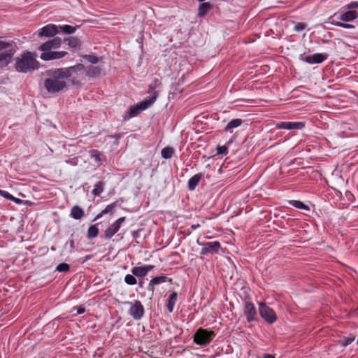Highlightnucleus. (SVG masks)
I'll use <instances>...</instances> for the list:
<instances>
[{
    "mask_svg": "<svg viewBox=\"0 0 358 358\" xmlns=\"http://www.w3.org/2000/svg\"><path fill=\"white\" fill-rule=\"evenodd\" d=\"M47 78L44 80V87L48 93L57 94L64 91L67 87L68 74L67 70L56 69L45 71Z\"/></svg>",
    "mask_w": 358,
    "mask_h": 358,
    "instance_id": "nucleus-1",
    "label": "nucleus"
},
{
    "mask_svg": "<svg viewBox=\"0 0 358 358\" xmlns=\"http://www.w3.org/2000/svg\"><path fill=\"white\" fill-rule=\"evenodd\" d=\"M62 39L59 37H55L44 43L41 44L38 49L43 52L40 58L43 61H50L53 59H59L65 57L68 52L66 51H52L59 48L62 45Z\"/></svg>",
    "mask_w": 358,
    "mask_h": 358,
    "instance_id": "nucleus-2",
    "label": "nucleus"
},
{
    "mask_svg": "<svg viewBox=\"0 0 358 358\" xmlns=\"http://www.w3.org/2000/svg\"><path fill=\"white\" fill-rule=\"evenodd\" d=\"M36 52L25 51L15 58V68L17 72L28 73L39 69L40 63L36 59Z\"/></svg>",
    "mask_w": 358,
    "mask_h": 358,
    "instance_id": "nucleus-3",
    "label": "nucleus"
},
{
    "mask_svg": "<svg viewBox=\"0 0 358 358\" xmlns=\"http://www.w3.org/2000/svg\"><path fill=\"white\" fill-rule=\"evenodd\" d=\"M17 50L14 41H6L0 39V66H7Z\"/></svg>",
    "mask_w": 358,
    "mask_h": 358,
    "instance_id": "nucleus-4",
    "label": "nucleus"
},
{
    "mask_svg": "<svg viewBox=\"0 0 358 358\" xmlns=\"http://www.w3.org/2000/svg\"><path fill=\"white\" fill-rule=\"evenodd\" d=\"M215 334L213 331H208L207 329L199 328L194 335V342L201 346L209 344L214 337Z\"/></svg>",
    "mask_w": 358,
    "mask_h": 358,
    "instance_id": "nucleus-5",
    "label": "nucleus"
},
{
    "mask_svg": "<svg viewBox=\"0 0 358 358\" xmlns=\"http://www.w3.org/2000/svg\"><path fill=\"white\" fill-rule=\"evenodd\" d=\"M196 242L199 245L201 246V250L200 251V254L201 255L217 254L221 249V244L217 241L213 242H201L198 239Z\"/></svg>",
    "mask_w": 358,
    "mask_h": 358,
    "instance_id": "nucleus-6",
    "label": "nucleus"
},
{
    "mask_svg": "<svg viewBox=\"0 0 358 358\" xmlns=\"http://www.w3.org/2000/svg\"><path fill=\"white\" fill-rule=\"evenodd\" d=\"M259 313L260 316L268 324H273L278 319L274 310L265 303H259Z\"/></svg>",
    "mask_w": 358,
    "mask_h": 358,
    "instance_id": "nucleus-7",
    "label": "nucleus"
},
{
    "mask_svg": "<svg viewBox=\"0 0 358 358\" xmlns=\"http://www.w3.org/2000/svg\"><path fill=\"white\" fill-rule=\"evenodd\" d=\"M125 303L130 305L128 313L134 320H139L143 317L145 308L140 301H127Z\"/></svg>",
    "mask_w": 358,
    "mask_h": 358,
    "instance_id": "nucleus-8",
    "label": "nucleus"
},
{
    "mask_svg": "<svg viewBox=\"0 0 358 358\" xmlns=\"http://www.w3.org/2000/svg\"><path fill=\"white\" fill-rule=\"evenodd\" d=\"M243 313L248 322H252L258 320L257 311L254 303L250 301H245Z\"/></svg>",
    "mask_w": 358,
    "mask_h": 358,
    "instance_id": "nucleus-9",
    "label": "nucleus"
},
{
    "mask_svg": "<svg viewBox=\"0 0 358 358\" xmlns=\"http://www.w3.org/2000/svg\"><path fill=\"white\" fill-rule=\"evenodd\" d=\"M328 57V55L326 53H315L313 55L306 56L305 54H301L299 56L301 60L310 64H320L325 61Z\"/></svg>",
    "mask_w": 358,
    "mask_h": 358,
    "instance_id": "nucleus-10",
    "label": "nucleus"
},
{
    "mask_svg": "<svg viewBox=\"0 0 358 358\" xmlns=\"http://www.w3.org/2000/svg\"><path fill=\"white\" fill-rule=\"evenodd\" d=\"M125 217H122L115 220L108 226L104 231V238L106 240L110 239L120 229L122 224L124 222Z\"/></svg>",
    "mask_w": 358,
    "mask_h": 358,
    "instance_id": "nucleus-11",
    "label": "nucleus"
},
{
    "mask_svg": "<svg viewBox=\"0 0 358 358\" xmlns=\"http://www.w3.org/2000/svg\"><path fill=\"white\" fill-rule=\"evenodd\" d=\"M61 69H66L68 71V79L71 78V81L73 84H76V79L80 78V72H83L85 70V66L82 64H77L76 65L70 66L69 68H60Z\"/></svg>",
    "mask_w": 358,
    "mask_h": 358,
    "instance_id": "nucleus-12",
    "label": "nucleus"
},
{
    "mask_svg": "<svg viewBox=\"0 0 358 358\" xmlns=\"http://www.w3.org/2000/svg\"><path fill=\"white\" fill-rule=\"evenodd\" d=\"M275 127L279 129L299 130L305 127L303 122H280L275 124Z\"/></svg>",
    "mask_w": 358,
    "mask_h": 358,
    "instance_id": "nucleus-13",
    "label": "nucleus"
},
{
    "mask_svg": "<svg viewBox=\"0 0 358 358\" xmlns=\"http://www.w3.org/2000/svg\"><path fill=\"white\" fill-rule=\"evenodd\" d=\"M59 32L58 26L49 24L38 30V36L39 37H52Z\"/></svg>",
    "mask_w": 358,
    "mask_h": 358,
    "instance_id": "nucleus-14",
    "label": "nucleus"
},
{
    "mask_svg": "<svg viewBox=\"0 0 358 358\" xmlns=\"http://www.w3.org/2000/svg\"><path fill=\"white\" fill-rule=\"evenodd\" d=\"M155 268L153 265H145L143 266H135L131 268V273L137 278H143L147 275L149 271Z\"/></svg>",
    "mask_w": 358,
    "mask_h": 358,
    "instance_id": "nucleus-15",
    "label": "nucleus"
},
{
    "mask_svg": "<svg viewBox=\"0 0 358 358\" xmlns=\"http://www.w3.org/2000/svg\"><path fill=\"white\" fill-rule=\"evenodd\" d=\"M166 282H172V279L168 278L165 275H160V276L155 277V278H153L150 281V282L148 284V289L150 290V291H152L153 292L154 289H155V285H159L161 283Z\"/></svg>",
    "mask_w": 358,
    "mask_h": 358,
    "instance_id": "nucleus-16",
    "label": "nucleus"
},
{
    "mask_svg": "<svg viewBox=\"0 0 358 358\" xmlns=\"http://www.w3.org/2000/svg\"><path fill=\"white\" fill-rule=\"evenodd\" d=\"M356 18H357V12L356 10H348L345 12H342L338 17V20L346 22H352Z\"/></svg>",
    "mask_w": 358,
    "mask_h": 358,
    "instance_id": "nucleus-17",
    "label": "nucleus"
},
{
    "mask_svg": "<svg viewBox=\"0 0 358 358\" xmlns=\"http://www.w3.org/2000/svg\"><path fill=\"white\" fill-rule=\"evenodd\" d=\"M103 73V67L89 66L86 69V75L90 78H97Z\"/></svg>",
    "mask_w": 358,
    "mask_h": 358,
    "instance_id": "nucleus-18",
    "label": "nucleus"
},
{
    "mask_svg": "<svg viewBox=\"0 0 358 358\" xmlns=\"http://www.w3.org/2000/svg\"><path fill=\"white\" fill-rule=\"evenodd\" d=\"M157 96H158L157 92L153 91L152 93L151 97L148 100L143 101L137 104L138 106V108H140V110L142 111V110L147 109L148 107H150L152 103H155V101L157 99Z\"/></svg>",
    "mask_w": 358,
    "mask_h": 358,
    "instance_id": "nucleus-19",
    "label": "nucleus"
},
{
    "mask_svg": "<svg viewBox=\"0 0 358 358\" xmlns=\"http://www.w3.org/2000/svg\"><path fill=\"white\" fill-rule=\"evenodd\" d=\"M178 300V293L176 292H172L167 300L166 304V310L169 313H172L175 306V304Z\"/></svg>",
    "mask_w": 358,
    "mask_h": 358,
    "instance_id": "nucleus-20",
    "label": "nucleus"
},
{
    "mask_svg": "<svg viewBox=\"0 0 358 358\" xmlns=\"http://www.w3.org/2000/svg\"><path fill=\"white\" fill-rule=\"evenodd\" d=\"M203 175L201 173H196L189 178L188 181V188L189 190H194L198 185L200 180L203 178Z\"/></svg>",
    "mask_w": 358,
    "mask_h": 358,
    "instance_id": "nucleus-21",
    "label": "nucleus"
},
{
    "mask_svg": "<svg viewBox=\"0 0 358 358\" xmlns=\"http://www.w3.org/2000/svg\"><path fill=\"white\" fill-rule=\"evenodd\" d=\"M290 203L292 204L295 208L303 210V213L304 215H308V213L309 212H310L311 210L313 211L314 208H315L314 205L308 206V205L306 204L305 203Z\"/></svg>",
    "mask_w": 358,
    "mask_h": 358,
    "instance_id": "nucleus-22",
    "label": "nucleus"
},
{
    "mask_svg": "<svg viewBox=\"0 0 358 358\" xmlns=\"http://www.w3.org/2000/svg\"><path fill=\"white\" fill-rule=\"evenodd\" d=\"M85 215L84 210L78 206H74L71 210V216L75 220L81 219Z\"/></svg>",
    "mask_w": 358,
    "mask_h": 358,
    "instance_id": "nucleus-23",
    "label": "nucleus"
},
{
    "mask_svg": "<svg viewBox=\"0 0 358 358\" xmlns=\"http://www.w3.org/2000/svg\"><path fill=\"white\" fill-rule=\"evenodd\" d=\"M212 8V5L209 2H205L200 4L198 10V15L203 17Z\"/></svg>",
    "mask_w": 358,
    "mask_h": 358,
    "instance_id": "nucleus-24",
    "label": "nucleus"
},
{
    "mask_svg": "<svg viewBox=\"0 0 358 358\" xmlns=\"http://www.w3.org/2000/svg\"><path fill=\"white\" fill-rule=\"evenodd\" d=\"M242 123H243L242 119H239V118L233 119L227 124V126L225 127L224 130L225 131H229L231 132V130L232 129H234V128H236V127L241 126Z\"/></svg>",
    "mask_w": 358,
    "mask_h": 358,
    "instance_id": "nucleus-25",
    "label": "nucleus"
},
{
    "mask_svg": "<svg viewBox=\"0 0 358 358\" xmlns=\"http://www.w3.org/2000/svg\"><path fill=\"white\" fill-rule=\"evenodd\" d=\"M355 340V336L353 334H349L346 337H343L340 341L339 343L343 347H346L351 344Z\"/></svg>",
    "mask_w": 358,
    "mask_h": 358,
    "instance_id": "nucleus-26",
    "label": "nucleus"
},
{
    "mask_svg": "<svg viewBox=\"0 0 358 358\" xmlns=\"http://www.w3.org/2000/svg\"><path fill=\"white\" fill-rule=\"evenodd\" d=\"M174 154V149L171 147H166L162 150L161 155L164 159H171Z\"/></svg>",
    "mask_w": 358,
    "mask_h": 358,
    "instance_id": "nucleus-27",
    "label": "nucleus"
},
{
    "mask_svg": "<svg viewBox=\"0 0 358 358\" xmlns=\"http://www.w3.org/2000/svg\"><path fill=\"white\" fill-rule=\"evenodd\" d=\"M59 32H64L67 34H73L76 30V27L65 24L62 26H58Z\"/></svg>",
    "mask_w": 358,
    "mask_h": 358,
    "instance_id": "nucleus-28",
    "label": "nucleus"
},
{
    "mask_svg": "<svg viewBox=\"0 0 358 358\" xmlns=\"http://www.w3.org/2000/svg\"><path fill=\"white\" fill-rule=\"evenodd\" d=\"M104 185L103 181H99L96 183L92 190V194L94 196H99L103 191Z\"/></svg>",
    "mask_w": 358,
    "mask_h": 358,
    "instance_id": "nucleus-29",
    "label": "nucleus"
},
{
    "mask_svg": "<svg viewBox=\"0 0 358 358\" xmlns=\"http://www.w3.org/2000/svg\"><path fill=\"white\" fill-rule=\"evenodd\" d=\"M99 234V229L96 224L91 225L87 230V238L91 239L96 238Z\"/></svg>",
    "mask_w": 358,
    "mask_h": 358,
    "instance_id": "nucleus-30",
    "label": "nucleus"
},
{
    "mask_svg": "<svg viewBox=\"0 0 358 358\" xmlns=\"http://www.w3.org/2000/svg\"><path fill=\"white\" fill-rule=\"evenodd\" d=\"M64 41H67L69 46L73 48H76L80 45L79 39L76 37H69Z\"/></svg>",
    "mask_w": 358,
    "mask_h": 358,
    "instance_id": "nucleus-31",
    "label": "nucleus"
},
{
    "mask_svg": "<svg viewBox=\"0 0 358 358\" xmlns=\"http://www.w3.org/2000/svg\"><path fill=\"white\" fill-rule=\"evenodd\" d=\"M115 208V203H112L108 205L104 210H103L100 213H99L94 218V220H96L101 218L103 214L112 213Z\"/></svg>",
    "mask_w": 358,
    "mask_h": 358,
    "instance_id": "nucleus-32",
    "label": "nucleus"
},
{
    "mask_svg": "<svg viewBox=\"0 0 358 358\" xmlns=\"http://www.w3.org/2000/svg\"><path fill=\"white\" fill-rule=\"evenodd\" d=\"M82 57L87 60L88 62L95 64L99 62V57L93 55H84Z\"/></svg>",
    "mask_w": 358,
    "mask_h": 358,
    "instance_id": "nucleus-33",
    "label": "nucleus"
},
{
    "mask_svg": "<svg viewBox=\"0 0 358 358\" xmlns=\"http://www.w3.org/2000/svg\"><path fill=\"white\" fill-rule=\"evenodd\" d=\"M0 195L6 199L11 200L12 201H23L20 199L13 196L8 192L0 189Z\"/></svg>",
    "mask_w": 358,
    "mask_h": 358,
    "instance_id": "nucleus-34",
    "label": "nucleus"
},
{
    "mask_svg": "<svg viewBox=\"0 0 358 358\" xmlns=\"http://www.w3.org/2000/svg\"><path fill=\"white\" fill-rule=\"evenodd\" d=\"M331 24L338 27L343 29H355V26L350 24L343 23L338 21H331Z\"/></svg>",
    "mask_w": 358,
    "mask_h": 358,
    "instance_id": "nucleus-35",
    "label": "nucleus"
},
{
    "mask_svg": "<svg viewBox=\"0 0 358 358\" xmlns=\"http://www.w3.org/2000/svg\"><path fill=\"white\" fill-rule=\"evenodd\" d=\"M124 282L129 285H134L137 283L135 275L133 274H127L124 277Z\"/></svg>",
    "mask_w": 358,
    "mask_h": 358,
    "instance_id": "nucleus-36",
    "label": "nucleus"
},
{
    "mask_svg": "<svg viewBox=\"0 0 358 358\" xmlns=\"http://www.w3.org/2000/svg\"><path fill=\"white\" fill-rule=\"evenodd\" d=\"M140 112H141V110L138 108V105L133 106H131L129 110V115L130 117H133L138 115L140 113Z\"/></svg>",
    "mask_w": 358,
    "mask_h": 358,
    "instance_id": "nucleus-37",
    "label": "nucleus"
},
{
    "mask_svg": "<svg viewBox=\"0 0 358 358\" xmlns=\"http://www.w3.org/2000/svg\"><path fill=\"white\" fill-rule=\"evenodd\" d=\"M70 270V266L66 263H61L56 267V271L59 272H68Z\"/></svg>",
    "mask_w": 358,
    "mask_h": 358,
    "instance_id": "nucleus-38",
    "label": "nucleus"
},
{
    "mask_svg": "<svg viewBox=\"0 0 358 358\" xmlns=\"http://www.w3.org/2000/svg\"><path fill=\"white\" fill-rule=\"evenodd\" d=\"M90 155L92 158H94L96 162L101 161L100 152L97 150H92L90 151Z\"/></svg>",
    "mask_w": 358,
    "mask_h": 358,
    "instance_id": "nucleus-39",
    "label": "nucleus"
},
{
    "mask_svg": "<svg viewBox=\"0 0 358 358\" xmlns=\"http://www.w3.org/2000/svg\"><path fill=\"white\" fill-rule=\"evenodd\" d=\"M162 85L160 80L155 78L153 81L149 85V88L151 90H155L156 88L159 87Z\"/></svg>",
    "mask_w": 358,
    "mask_h": 358,
    "instance_id": "nucleus-40",
    "label": "nucleus"
},
{
    "mask_svg": "<svg viewBox=\"0 0 358 358\" xmlns=\"http://www.w3.org/2000/svg\"><path fill=\"white\" fill-rule=\"evenodd\" d=\"M343 8H345L350 10H355L354 9L358 8V1H351L348 4L345 5Z\"/></svg>",
    "mask_w": 358,
    "mask_h": 358,
    "instance_id": "nucleus-41",
    "label": "nucleus"
},
{
    "mask_svg": "<svg viewBox=\"0 0 358 358\" xmlns=\"http://www.w3.org/2000/svg\"><path fill=\"white\" fill-rule=\"evenodd\" d=\"M307 25L306 23L303 22H298L295 25L294 30L296 32H299L306 28Z\"/></svg>",
    "mask_w": 358,
    "mask_h": 358,
    "instance_id": "nucleus-42",
    "label": "nucleus"
},
{
    "mask_svg": "<svg viewBox=\"0 0 358 358\" xmlns=\"http://www.w3.org/2000/svg\"><path fill=\"white\" fill-rule=\"evenodd\" d=\"M217 153L218 155L227 154V147L225 145H218L217 147Z\"/></svg>",
    "mask_w": 358,
    "mask_h": 358,
    "instance_id": "nucleus-43",
    "label": "nucleus"
},
{
    "mask_svg": "<svg viewBox=\"0 0 358 358\" xmlns=\"http://www.w3.org/2000/svg\"><path fill=\"white\" fill-rule=\"evenodd\" d=\"M73 310H76V313L74 314V315H80V314H83L85 312V308L83 306H74L73 308Z\"/></svg>",
    "mask_w": 358,
    "mask_h": 358,
    "instance_id": "nucleus-44",
    "label": "nucleus"
},
{
    "mask_svg": "<svg viewBox=\"0 0 358 358\" xmlns=\"http://www.w3.org/2000/svg\"><path fill=\"white\" fill-rule=\"evenodd\" d=\"M345 196L346 199L350 201H352L353 200H355V196L350 192H346Z\"/></svg>",
    "mask_w": 358,
    "mask_h": 358,
    "instance_id": "nucleus-45",
    "label": "nucleus"
},
{
    "mask_svg": "<svg viewBox=\"0 0 358 358\" xmlns=\"http://www.w3.org/2000/svg\"><path fill=\"white\" fill-rule=\"evenodd\" d=\"M264 358H274V357L271 355L266 354L264 355Z\"/></svg>",
    "mask_w": 358,
    "mask_h": 358,
    "instance_id": "nucleus-46",
    "label": "nucleus"
},
{
    "mask_svg": "<svg viewBox=\"0 0 358 358\" xmlns=\"http://www.w3.org/2000/svg\"><path fill=\"white\" fill-rule=\"evenodd\" d=\"M69 243H70V245H71V248H73V247H74V241H73V240H71V241H69Z\"/></svg>",
    "mask_w": 358,
    "mask_h": 358,
    "instance_id": "nucleus-47",
    "label": "nucleus"
},
{
    "mask_svg": "<svg viewBox=\"0 0 358 358\" xmlns=\"http://www.w3.org/2000/svg\"><path fill=\"white\" fill-rule=\"evenodd\" d=\"M199 227V224H198V225H196V226L192 225V228H193L194 229H196V228H197V227Z\"/></svg>",
    "mask_w": 358,
    "mask_h": 358,
    "instance_id": "nucleus-48",
    "label": "nucleus"
},
{
    "mask_svg": "<svg viewBox=\"0 0 358 358\" xmlns=\"http://www.w3.org/2000/svg\"><path fill=\"white\" fill-rule=\"evenodd\" d=\"M113 137H114V138H117V139H118V138L120 137V134H118V135H117V136H114Z\"/></svg>",
    "mask_w": 358,
    "mask_h": 358,
    "instance_id": "nucleus-49",
    "label": "nucleus"
},
{
    "mask_svg": "<svg viewBox=\"0 0 358 358\" xmlns=\"http://www.w3.org/2000/svg\"><path fill=\"white\" fill-rule=\"evenodd\" d=\"M289 201H293V202H295V201H297L296 200H289Z\"/></svg>",
    "mask_w": 358,
    "mask_h": 358,
    "instance_id": "nucleus-50",
    "label": "nucleus"
},
{
    "mask_svg": "<svg viewBox=\"0 0 358 358\" xmlns=\"http://www.w3.org/2000/svg\"><path fill=\"white\" fill-rule=\"evenodd\" d=\"M139 285H140V287H142V286H143V285H142V283H141V282H139Z\"/></svg>",
    "mask_w": 358,
    "mask_h": 358,
    "instance_id": "nucleus-51",
    "label": "nucleus"
},
{
    "mask_svg": "<svg viewBox=\"0 0 358 358\" xmlns=\"http://www.w3.org/2000/svg\"><path fill=\"white\" fill-rule=\"evenodd\" d=\"M198 1H200V2H203V1H204L205 0H198Z\"/></svg>",
    "mask_w": 358,
    "mask_h": 358,
    "instance_id": "nucleus-52",
    "label": "nucleus"
},
{
    "mask_svg": "<svg viewBox=\"0 0 358 358\" xmlns=\"http://www.w3.org/2000/svg\"><path fill=\"white\" fill-rule=\"evenodd\" d=\"M28 204H29L30 206L33 203L31 202H29V203H27Z\"/></svg>",
    "mask_w": 358,
    "mask_h": 358,
    "instance_id": "nucleus-53",
    "label": "nucleus"
},
{
    "mask_svg": "<svg viewBox=\"0 0 358 358\" xmlns=\"http://www.w3.org/2000/svg\"><path fill=\"white\" fill-rule=\"evenodd\" d=\"M357 344L358 345V338H357Z\"/></svg>",
    "mask_w": 358,
    "mask_h": 358,
    "instance_id": "nucleus-54",
    "label": "nucleus"
},
{
    "mask_svg": "<svg viewBox=\"0 0 358 358\" xmlns=\"http://www.w3.org/2000/svg\"><path fill=\"white\" fill-rule=\"evenodd\" d=\"M357 17H358V13H357Z\"/></svg>",
    "mask_w": 358,
    "mask_h": 358,
    "instance_id": "nucleus-55",
    "label": "nucleus"
}]
</instances>
